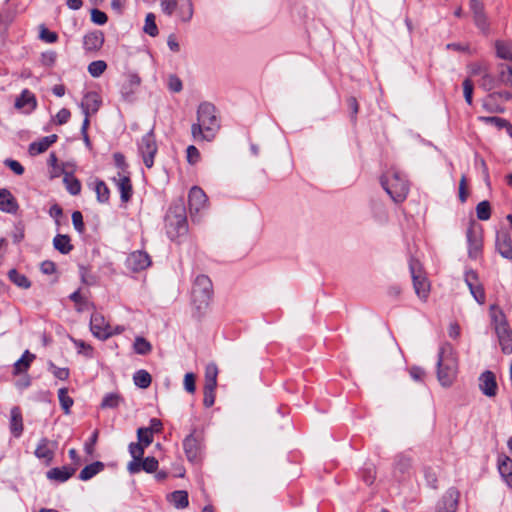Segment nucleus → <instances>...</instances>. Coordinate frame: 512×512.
I'll use <instances>...</instances> for the list:
<instances>
[{
    "label": "nucleus",
    "mask_w": 512,
    "mask_h": 512,
    "mask_svg": "<svg viewBox=\"0 0 512 512\" xmlns=\"http://www.w3.org/2000/svg\"><path fill=\"white\" fill-rule=\"evenodd\" d=\"M220 122L216 107L210 102H202L197 109V122L191 126V134L195 141H212L218 130Z\"/></svg>",
    "instance_id": "nucleus-1"
},
{
    "label": "nucleus",
    "mask_w": 512,
    "mask_h": 512,
    "mask_svg": "<svg viewBox=\"0 0 512 512\" xmlns=\"http://www.w3.org/2000/svg\"><path fill=\"white\" fill-rule=\"evenodd\" d=\"M458 363L451 344L441 345L437 361V378L443 387L453 384L457 376Z\"/></svg>",
    "instance_id": "nucleus-2"
},
{
    "label": "nucleus",
    "mask_w": 512,
    "mask_h": 512,
    "mask_svg": "<svg viewBox=\"0 0 512 512\" xmlns=\"http://www.w3.org/2000/svg\"><path fill=\"white\" fill-rule=\"evenodd\" d=\"M213 293L212 282L206 275H198L192 286V304L198 313H202L209 305Z\"/></svg>",
    "instance_id": "nucleus-3"
},
{
    "label": "nucleus",
    "mask_w": 512,
    "mask_h": 512,
    "mask_svg": "<svg viewBox=\"0 0 512 512\" xmlns=\"http://www.w3.org/2000/svg\"><path fill=\"white\" fill-rule=\"evenodd\" d=\"M381 185L395 203L403 202L409 192L408 182L398 172L382 176Z\"/></svg>",
    "instance_id": "nucleus-4"
},
{
    "label": "nucleus",
    "mask_w": 512,
    "mask_h": 512,
    "mask_svg": "<svg viewBox=\"0 0 512 512\" xmlns=\"http://www.w3.org/2000/svg\"><path fill=\"white\" fill-rule=\"evenodd\" d=\"M166 232L171 240H176L187 234L188 223L185 209L182 206L170 209L166 215Z\"/></svg>",
    "instance_id": "nucleus-5"
},
{
    "label": "nucleus",
    "mask_w": 512,
    "mask_h": 512,
    "mask_svg": "<svg viewBox=\"0 0 512 512\" xmlns=\"http://www.w3.org/2000/svg\"><path fill=\"white\" fill-rule=\"evenodd\" d=\"M409 269L415 293L420 299L426 300L430 292V283L422 271L421 264L412 258L409 262Z\"/></svg>",
    "instance_id": "nucleus-6"
},
{
    "label": "nucleus",
    "mask_w": 512,
    "mask_h": 512,
    "mask_svg": "<svg viewBox=\"0 0 512 512\" xmlns=\"http://www.w3.org/2000/svg\"><path fill=\"white\" fill-rule=\"evenodd\" d=\"M158 147L153 130L146 133L138 142V152L141 156L144 165L147 168H152L154 165V158L157 154Z\"/></svg>",
    "instance_id": "nucleus-7"
},
{
    "label": "nucleus",
    "mask_w": 512,
    "mask_h": 512,
    "mask_svg": "<svg viewBox=\"0 0 512 512\" xmlns=\"http://www.w3.org/2000/svg\"><path fill=\"white\" fill-rule=\"evenodd\" d=\"M203 439V432L194 428L183 440L184 452L190 462H196L199 460L203 447Z\"/></svg>",
    "instance_id": "nucleus-8"
},
{
    "label": "nucleus",
    "mask_w": 512,
    "mask_h": 512,
    "mask_svg": "<svg viewBox=\"0 0 512 512\" xmlns=\"http://www.w3.org/2000/svg\"><path fill=\"white\" fill-rule=\"evenodd\" d=\"M110 324L106 321L105 317L99 313L94 312L90 318V330L92 334L100 339L106 340L111 337Z\"/></svg>",
    "instance_id": "nucleus-9"
},
{
    "label": "nucleus",
    "mask_w": 512,
    "mask_h": 512,
    "mask_svg": "<svg viewBox=\"0 0 512 512\" xmlns=\"http://www.w3.org/2000/svg\"><path fill=\"white\" fill-rule=\"evenodd\" d=\"M464 280L469 288L471 295L477 301V303L480 305L484 304L486 299L485 291L479 281L477 273L473 270L466 271Z\"/></svg>",
    "instance_id": "nucleus-10"
},
{
    "label": "nucleus",
    "mask_w": 512,
    "mask_h": 512,
    "mask_svg": "<svg viewBox=\"0 0 512 512\" xmlns=\"http://www.w3.org/2000/svg\"><path fill=\"white\" fill-rule=\"evenodd\" d=\"M479 389L487 397H495L498 391V384L495 374L486 370L479 376Z\"/></svg>",
    "instance_id": "nucleus-11"
},
{
    "label": "nucleus",
    "mask_w": 512,
    "mask_h": 512,
    "mask_svg": "<svg viewBox=\"0 0 512 512\" xmlns=\"http://www.w3.org/2000/svg\"><path fill=\"white\" fill-rule=\"evenodd\" d=\"M56 448V442L50 441L47 438H42L40 439L34 454L38 459L44 460L45 463L49 465L53 461Z\"/></svg>",
    "instance_id": "nucleus-12"
},
{
    "label": "nucleus",
    "mask_w": 512,
    "mask_h": 512,
    "mask_svg": "<svg viewBox=\"0 0 512 512\" xmlns=\"http://www.w3.org/2000/svg\"><path fill=\"white\" fill-rule=\"evenodd\" d=\"M112 180L120 192L121 201L124 203L130 201L133 193L130 177L122 172H118Z\"/></svg>",
    "instance_id": "nucleus-13"
},
{
    "label": "nucleus",
    "mask_w": 512,
    "mask_h": 512,
    "mask_svg": "<svg viewBox=\"0 0 512 512\" xmlns=\"http://www.w3.org/2000/svg\"><path fill=\"white\" fill-rule=\"evenodd\" d=\"M150 265V256L144 251H134L127 258V266L134 272L144 270Z\"/></svg>",
    "instance_id": "nucleus-14"
},
{
    "label": "nucleus",
    "mask_w": 512,
    "mask_h": 512,
    "mask_svg": "<svg viewBox=\"0 0 512 512\" xmlns=\"http://www.w3.org/2000/svg\"><path fill=\"white\" fill-rule=\"evenodd\" d=\"M208 198L205 192L198 186L190 189L188 195V204L191 212H199L207 205Z\"/></svg>",
    "instance_id": "nucleus-15"
},
{
    "label": "nucleus",
    "mask_w": 512,
    "mask_h": 512,
    "mask_svg": "<svg viewBox=\"0 0 512 512\" xmlns=\"http://www.w3.org/2000/svg\"><path fill=\"white\" fill-rule=\"evenodd\" d=\"M467 242H468V253L471 258H477L482 250V238L479 233H477L473 226H470L467 229L466 233Z\"/></svg>",
    "instance_id": "nucleus-16"
},
{
    "label": "nucleus",
    "mask_w": 512,
    "mask_h": 512,
    "mask_svg": "<svg viewBox=\"0 0 512 512\" xmlns=\"http://www.w3.org/2000/svg\"><path fill=\"white\" fill-rule=\"evenodd\" d=\"M104 43V34L101 31L87 33L83 38V47L86 52H97Z\"/></svg>",
    "instance_id": "nucleus-17"
},
{
    "label": "nucleus",
    "mask_w": 512,
    "mask_h": 512,
    "mask_svg": "<svg viewBox=\"0 0 512 512\" xmlns=\"http://www.w3.org/2000/svg\"><path fill=\"white\" fill-rule=\"evenodd\" d=\"M498 338L501 351L504 354L512 353V329L509 325L494 330Z\"/></svg>",
    "instance_id": "nucleus-18"
},
{
    "label": "nucleus",
    "mask_w": 512,
    "mask_h": 512,
    "mask_svg": "<svg viewBox=\"0 0 512 512\" xmlns=\"http://www.w3.org/2000/svg\"><path fill=\"white\" fill-rule=\"evenodd\" d=\"M100 105L99 95L95 92H88L84 95L80 107L84 116H90L98 111Z\"/></svg>",
    "instance_id": "nucleus-19"
},
{
    "label": "nucleus",
    "mask_w": 512,
    "mask_h": 512,
    "mask_svg": "<svg viewBox=\"0 0 512 512\" xmlns=\"http://www.w3.org/2000/svg\"><path fill=\"white\" fill-rule=\"evenodd\" d=\"M496 249L502 257L512 260V241L507 232L497 233Z\"/></svg>",
    "instance_id": "nucleus-20"
},
{
    "label": "nucleus",
    "mask_w": 512,
    "mask_h": 512,
    "mask_svg": "<svg viewBox=\"0 0 512 512\" xmlns=\"http://www.w3.org/2000/svg\"><path fill=\"white\" fill-rule=\"evenodd\" d=\"M9 428L10 432L15 438H19L22 435L24 429L23 417L21 410L18 406H14L10 410Z\"/></svg>",
    "instance_id": "nucleus-21"
},
{
    "label": "nucleus",
    "mask_w": 512,
    "mask_h": 512,
    "mask_svg": "<svg viewBox=\"0 0 512 512\" xmlns=\"http://www.w3.org/2000/svg\"><path fill=\"white\" fill-rule=\"evenodd\" d=\"M18 208V203L12 193L7 189H0V210L14 214Z\"/></svg>",
    "instance_id": "nucleus-22"
},
{
    "label": "nucleus",
    "mask_w": 512,
    "mask_h": 512,
    "mask_svg": "<svg viewBox=\"0 0 512 512\" xmlns=\"http://www.w3.org/2000/svg\"><path fill=\"white\" fill-rule=\"evenodd\" d=\"M58 139L56 134L42 137L38 141H34L29 145L30 155H38L44 153L48 148L53 145Z\"/></svg>",
    "instance_id": "nucleus-23"
},
{
    "label": "nucleus",
    "mask_w": 512,
    "mask_h": 512,
    "mask_svg": "<svg viewBox=\"0 0 512 512\" xmlns=\"http://www.w3.org/2000/svg\"><path fill=\"white\" fill-rule=\"evenodd\" d=\"M497 467L503 480L508 486L512 487V459L506 455H500Z\"/></svg>",
    "instance_id": "nucleus-24"
},
{
    "label": "nucleus",
    "mask_w": 512,
    "mask_h": 512,
    "mask_svg": "<svg viewBox=\"0 0 512 512\" xmlns=\"http://www.w3.org/2000/svg\"><path fill=\"white\" fill-rule=\"evenodd\" d=\"M75 471V468L70 466H63L60 468L56 467L50 469L46 476L50 480L62 483L67 481L75 473Z\"/></svg>",
    "instance_id": "nucleus-25"
},
{
    "label": "nucleus",
    "mask_w": 512,
    "mask_h": 512,
    "mask_svg": "<svg viewBox=\"0 0 512 512\" xmlns=\"http://www.w3.org/2000/svg\"><path fill=\"white\" fill-rule=\"evenodd\" d=\"M168 501L177 509H184L189 505L188 493L176 490L168 495Z\"/></svg>",
    "instance_id": "nucleus-26"
},
{
    "label": "nucleus",
    "mask_w": 512,
    "mask_h": 512,
    "mask_svg": "<svg viewBox=\"0 0 512 512\" xmlns=\"http://www.w3.org/2000/svg\"><path fill=\"white\" fill-rule=\"evenodd\" d=\"M490 318L494 330L509 325L504 312L497 305L490 306Z\"/></svg>",
    "instance_id": "nucleus-27"
},
{
    "label": "nucleus",
    "mask_w": 512,
    "mask_h": 512,
    "mask_svg": "<svg viewBox=\"0 0 512 512\" xmlns=\"http://www.w3.org/2000/svg\"><path fill=\"white\" fill-rule=\"evenodd\" d=\"M53 246L61 254H68L73 250L70 237L65 234H57L53 239Z\"/></svg>",
    "instance_id": "nucleus-28"
},
{
    "label": "nucleus",
    "mask_w": 512,
    "mask_h": 512,
    "mask_svg": "<svg viewBox=\"0 0 512 512\" xmlns=\"http://www.w3.org/2000/svg\"><path fill=\"white\" fill-rule=\"evenodd\" d=\"M479 120L485 124L493 125L498 129H506L509 136L512 137V125L506 119L496 116H481L479 117Z\"/></svg>",
    "instance_id": "nucleus-29"
},
{
    "label": "nucleus",
    "mask_w": 512,
    "mask_h": 512,
    "mask_svg": "<svg viewBox=\"0 0 512 512\" xmlns=\"http://www.w3.org/2000/svg\"><path fill=\"white\" fill-rule=\"evenodd\" d=\"M140 77L137 74L129 73L126 77V83L123 84L121 94L125 99L134 92V89L140 85Z\"/></svg>",
    "instance_id": "nucleus-30"
},
{
    "label": "nucleus",
    "mask_w": 512,
    "mask_h": 512,
    "mask_svg": "<svg viewBox=\"0 0 512 512\" xmlns=\"http://www.w3.org/2000/svg\"><path fill=\"white\" fill-rule=\"evenodd\" d=\"M104 469V464L100 461L93 462L87 466H85L79 474V478L82 481H87L94 477L96 474L101 472Z\"/></svg>",
    "instance_id": "nucleus-31"
},
{
    "label": "nucleus",
    "mask_w": 512,
    "mask_h": 512,
    "mask_svg": "<svg viewBox=\"0 0 512 512\" xmlns=\"http://www.w3.org/2000/svg\"><path fill=\"white\" fill-rule=\"evenodd\" d=\"M34 359L35 355L26 350L21 358L14 364V374L17 375L27 371Z\"/></svg>",
    "instance_id": "nucleus-32"
},
{
    "label": "nucleus",
    "mask_w": 512,
    "mask_h": 512,
    "mask_svg": "<svg viewBox=\"0 0 512 512\" xmlns=\"http://www.w3.org/2000/svg\"><path fill=\"white\" fill-rule=\"evenodd\" d=\"M497 57L512 61V42L511 41H496L495 43Z\"/></svg>",
    "instance_id": "nucleus-33"
},
{
    "label": "nucleus",
    "mask_w": 512,
    "mask_h": 512,
    "mask_svg": "<svg viewBox=\"0 0 512 512\" xmlns=\"http://www.w3.org/2000/svg\"><path fill=\"white\" fill-rule=\"evenodd\" d=\"M498 82L504 86L512 87V67L507 64L498 66Z\"/></svg>",
    "instance_id": "nucleus-34"
},
{
    "label": "nucleus",
    "mask_w": 512,
    "mask_h": 512,
    "mask_svg": "<svg viewBox=\"0 0 512 512\" xmlns=\"http://www.w3.org/2000/svg\"><path fill=\"white\" fill-rule=\"evenodd\" d=\"M8 277L11 282L20 288L28 289L31 287L29 279L24 274L19 273L16 269H11L8 272Z\"/></svg>",
    "instance_id": "nucleus-35"
},
{
    "label": "nucleus",
    "mask_w": 512,
    "mask_h": 512,
    "mask_svg": "<svg viewBox=\"0 0 512 512\" xmlns=\"http://www.w3.org/2000/svg\"><path fill=\"white\" fill-rule=\"evenodd\" d=\"M15 106L19 109L26 106L34 108L36 106L34 95L29 90L22 91L21 95L16 99Z\"/></svg>",
    "instance_id": "nucleus-36"
},
{
    "label": "nucleus",
    "mask_w": 512,
    "mask_h": 512,
    "mask_svg": "<svg viewBox=\"0 0 512 512\" xmlns=\"http://www.w3.org/2000/svg\"><path fill=\"white\" fill-rule=\"evenodd\" d=\"M134 383L137 387L146 389L150 386L152 378L146 370H138L133 376Z\"/></svg>",
    "instance_id": "nucleus-37"
},
{
    "label": "nucleus",
    "mask_w": 512,
    "mask_h": 512,
    "mask_svg": "<svg viewBox=\"0 0 512 512\" xmlns=\"http://www.w3.org/2000/svg\"><path fill=\"white\" fill-rule=\"evenodd\" d=\"M411 467V458L404 455L399 454L395 457L394 462V470L395 472H399L400 474H405L409 471Z\"/></svg>",
    "instance_id": "nucleus-38"
},
{
    "label": "nucleus",
    "mask_w": 512,
    "mask_h": 512,
    "mask_svg": "<svg viewBox=\"0 0 512 512\" xmlns=\"http://www.w3.org/2000/svg\"><path fill=\"white\" fill-rule=\"evenodd\" d=\"M457 506V499L454 493L450 492L448 496L444 497L441 504H439L436 512H455Z\"/></svg>",
    "instance_id": "nucleus-39"
},
{
    "label": "nucleus",
    "mask_w": 512,
    "mask_h": 512,
    "mask_svg": "<svg viewBox=\"0 0 512 512\" xmlns=\"http://www.w3.org/2000/svg\"><path fill=\"white\" fill-rule=\"evenodd\" d=\"M218 368L216 364L210 363L205 368L204 386H217Z\"/></svg>",
    "instance_id": "nucleus-40"
},
{
    "label": "nucleus",
    "mask_w": 512,
    "mask_h": 512,
    "mask_svg": "<svg viewBox=\"0 0 512 512\" xmlns=\"http://www.w3.org/2000/svg\"><path fill=\"white\" fill-rule=\"evenodd\" d=\"M63 181L65 183L67 191L71 195H78L80 193V191H81V183L73 175H69V174L65 175Z\"/></svg>",
    "instance_id": "nucleus-41"
},
{
    "label": "nucleus",
    "mask_w": 512,
    "mask_h": 512,
    "mask_svg": "<svg viewBox=\"0 0 512 512\" xmlns=\"http://www.w3.org/2000/svg\"><path fill=\"white\" fill-rule=\"evenodd\" d=\"M95 192L97 195V200L101 203H106L110 197V191L107 185L102 180H97L95 183Z\"/></svg>",
    "instance_id": "nucleus-42"
},
{
    "label": "nucleus",
    "mask_w": 512,
    "mask_h": 512,
    "mask_svg": "<svg viewBox=\"0 0 512 512\" xmlns=\"http://www.w3.org/2000/svg\"><path fill=\"white\" fill-rule=\"evenodd\" d=\"M134 350L139 355H147L152 350V345L144 337L138 336L134 341Z\"/></svg>",
    "instance_id": "nucleus-43"
},
{
    "label": "nucleus",
    "mask_w": 512,
    "mask_h": 512,
    "mask_svg": "<svg viewBox=\"0 0 512 512\" xmlns=\"http://www.w3.org/2000/svg\"><path fill=\"white\" fill-rule=\"evenodd\" d=\"M122 401V397L118 393H108L101 402V408H117Z\"/></svg>",
    "instance_id": "nucleus-44"
},
{
    "label": "nucleus",
    "mask_w": 512,
    "mask_h": 512,
    "mask_svg": "<svg viewBox=\"0 0 512 512\" xmlns=\"http://www.w3.org/2000/svg\"><path fill=\"white\" fill-rule=\"evenodd\" d=\"M58 398L62 409L65 414H69L70 408L73 405V399L68 395V390L66 388H61L58 391Z\"/></svg>",
    "instance_id": "nucleus-45"
},
{
    "label": "nucleus",
    "mask_w": 512,
    "mask_h": 512,
    "mask_svg": "<svg viewBox=\"0 0 512 512\" xmlns=\"http://www.w3.org/2000/svg\"><path fill=\"white\" fill-rule=\"evenodd\" d=\"M178 14L182 22H189L194 14V6L192 0H186V5H182L179 8Z\"/></svg>",
    "instance_id": "nucleus-46"
},
{
    "label": "nucleus",
    "mask_w": 512,
    "mask_h": 512,
    "mask_svg": "<svg viewBox=\"0 0 512 512\" xmlns=\"http://www.w3.org/2000/svg\"><path fill=\"white\" fill-rule=\"evenodd\" d=\"M477 218L481 221H486L491 217L490 203L486 200L480 202L476 206Z\"/></svg>",
    "instance_id": "nucleus-47"
},
{
    "label": "nucleus",
    "mask_w": 512,
    "mask_h": 512,
    "mask_svg": "<svg viewBox=\"0 0 512 512\" xmlns=\"http://www.w3.org/2000/svg\"><path fill=\"white\" fill-rule=\"evenodd\" d=\"M107 68V64L103 60H96L88 65V72L92 77L101 76Z\"/></svg>",
    "instance_id": "nucleus-48"
},
{
    "label": "nucleus",
    "mask_w": 512,
    "mask_h": 512,
    "mask_svg": "<svg viewBox=\"0 0 512 512\" xmlns=\"http://www.w3.org/2000/svg\"><path fill=\"white\" fill-rule=\"evenodd\" d=\"M144 32L152 37L158 35V28L155 22V15L153 13H148L145 18Z\"/></svg>",
    "instance_id": "nucleus-49"
},
{
    "label": "nucleus",
    "mask_w": 512,
    "mask_h": 512,
    "mask_svg": "<svg viewBox=\"0 0 512 512\" xmlns=\"http://www.w3.org/2000/svg\"><path fill=\"white\" fill-rule=\"evenodd\" d=\"M138 443L144 447H148L153 442V434L150 429L139 428L137 430Z\"/></svg>",
    "instance_id": "nucleus-50"
},
{
    "label": "nucleus",
    "mask_w": 512,
    "mask_h": 512,
    "mask_svg": "<svg viewBox=\"0 0 512 512\" xmlns=\"http://www.w3.org/2000/svg\"><path fill=\"white\" fill-rule=\"evenodd\" d=\"M215 386H204V398L203 404L205 407L209 408L214 405L215 402Z\"/></svg>",
    "instance_id": "nucleus-51"
},
{
    "label": "nucleus",
    "mask_w": 512,
    "mask_h": 512,
    "mask_svg": "<svg viewBox=\"0 0 512 512\" xmlns=\"http://www.w3.org/2000/svg\"><path fill=\"white\" fill-rule=\"evenodd\" d=\"M463 93H464V98H465V101L468 105H472V102H473V99H472V96H473V89H474V86H473V83L470 79H465L463 81Z\"/></svg>",
    "instance_id": "nucleus-52"
},
{
    "label": "nucleus",
    "mask_w": 512,
    "mask_h": 512,
    "mask_svg": "<svg viewBox=\"0 0 512 512\" xmlns=\"http://www.w3.org/2000/svg\"><path fill=\"white\" fill-rule=\"evenodd\" d=\"M160 6L164 14L171 16L177 9L178 2L177 0H161Z\"/></svg>",
    "instance_id": "nucleus-53"
},
{
    "label": "nucleus",
    "mask_w": 512,
    "mask_h": 512,
    "mask_svg": "<svg viewBox=\"0 0 512 512\" xmlns=\"http://www.w3.org/2000/svg\"><path fill=\"white\" fill-rule=\"evenodd\" d=\"M481 86L487 91H490L495 87V79L488 72V69H484V74L481 76Z\"/></svg>",
    "instance_id": "nucleus-54"
},
{
    "label": "nucleus",
    "mask_w": 512,
    "mask_h": 512,
    "mask_svg": "<svg viewBox=\"0 0 512 512\" xmlns=\"http://www.w3.org/2000/svg\"><path fill=\"white\" fill-rule=\"evenodd\" d=\"M145 447L141 443H130L129 452L133 459L142 460Z\"/></svg>",
    "instance_id": "nucleus-55"
},
{
    "label": "nucleus",
    "mask_w": 512,
    "mask_h": 512,
    "mask_svg": "<svg viewBox=\"0 0 512 512\" xmlns=\"http://www.w3.org/2000/svg\"><path fill=\"white\" fill-rule=\"evenodd\" d=\"M158 468V461L155 457H146L145 459L142 458V470L146 471L147 473H152L156 471Z\"/></svg>",
    "instance_id": "nucleus-56"
},
{
    "label": "nucleus",
    "mask_w": 512,
    "mask_h": 512,
    "mask_svg": "<svg viewBox=\"0 0 512 512\" xmlns=\"http://www.w3.org/2000/svg\"><path fill=\"white\" fill-rule=\"evenodd\" d=\"M72 223L76 231L83 233L85 230L83 215L80 211H74L72 213Z\"/></svg>",
    "instance_id": "nucleus-57"
},
{
    "label": "nucleus",
    "mask_w": 512,
    "mask_h": 512,
    "mask_svg": "<svg viewBox=\"0 0 512 512\" xmlns=\"http://www.w3.org/2000/svg\"><path fill=\"white\" fill-rule=\"evenodd\" d=\"M91 20L97 25H104L107 22L108 17L104 12L98 9H92Z\"/></svg>",
    "instance_id": "nucleus-58"
},
{
    "label": "nucleus",
    "mask_w": 512,
    "mask_h": 512,
    "mask_svg": "<svg viewBox=\"0 0 512 512\" xmlns=\"http://www.w3.org/2000/svg\"><path fill=\"white\" fill-rule=\"evenodd\" d=\"M57 53L55 51H47L42 53L41 62L44 66L51 67L55 64Z\"/></svg>",
    "instance_id": "nucleus-59"
},
{
    "label": "nucleus",
    "mask_w": 512,
    "mask_h": 512,
    "mask_svg": "<svg viewBox=\"0 0 512 512\" xmlns=\"http://www.w3.org/2000/svg\"><path fill=\"white\" fill-rule=\"evenodd\" d=\"M184 388L189 393H194L196 390L195 375L193 373H187L184 377Z\"/></svg>",
    "instance_id": "nucleus-60"
},
{
    "label": "nucleus",
    "mask_w": 512,
    "mask_h": 512,
    "mask_svg": "<svg viewBox=\"0 0 512 512\" xmlns=\"http://www.w3.org/2000/svg\"><path fill=\"white\" fill-rule=\"evenodd\" d=\"M200 159V152L199 150L193 146V145H190L188 146L187 148V161L190 163V164H196Z\"/></svg>",
    "instance_id": "nucleus-61"
},
{
    "label": "nucleus",
    "mask_w": 512,
    "mask_h": 512,
    "mask_svg": "<svg viewBox=\"0 0 512 512\" xmlns=\"http://www.w3.org/2000/svg\"><path fill=\"white\" fill-rule=\"evenodd\" d=\"M4 164L5 166L9 167L16 175H22L24 173V167L16 160L6 159Z\"/></svg>",
    "instance_id": "nucleus-62"
},
{
    "label": "nucleus",
    "mask_w": 512,
    "mask_h": 512,
    "mask_svg": "<svg viewBox=\"0 0 512 512\" xmlns=\"http://www.w3.org/2000/svg\"><path fill=\"white\" fill-rule=\"evenodd\" d=\"M49 366L56 378L65 380L69 377V370L67 368H58L53 363H50Z\"/></svg>",
    "instance_id": "nucleus-63"
},
{
    "label": "nucleus",
    "mask_w": 512,
    "mask_h": 512,
    "mask_svg": "<svg viewBox=\"0 0 512 512\" xmlns=\"http://www.w3.org/2000/svg\"><path fill=\"white\" fill-rule=\"evenodd\" d=\"M40 38L47 43H54L57 41L58 35L43 27L40 31Z\"/></svg>",
    "instance_id": "nucleus-64"
}]
</instances>
